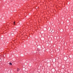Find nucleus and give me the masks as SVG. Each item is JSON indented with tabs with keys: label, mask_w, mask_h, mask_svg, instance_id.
I'll list each match as a JSON object with an SVG mask.
<instances>
[{
	"label": "nucleus",
	"mask_w": 73,
	"mask_h": 73,
	"mask_svg": "<svg viewBox=\"0 0 73 73\" xmlns=\"http://www.w3.org/2000/svg\"><path fill=\"white\" fill-rule=\"evenodd\" d=\"M17 72H19V71L20 70V69H19V68H17Z\"/></svg>",
	"instance_id": "f257e3e1"
},
{
	"label": "nucleus",
	"mask_w": 73,
	"mask_h": 73,
	"mask_svg": "<svg viewBox=\"0 0 73 73\" xmlns=\"http://www.w3.org/2000/svg\"><path fill=\"white\" fill-rule=\"evenodd\" d=\"M9 64L10 65H12V63H11V62H10Z\"/></svg>",
	"instance_id": "f03ea898"
},
{
	"label": "nucleus",
	"mask_w": 73,
	"mask_h": 73,
	"mask_svg": "<svg viewBox=\"0 0 73 73\" xmlns=\"http://www.w3.org/2000/svg\"><path fill=\"white\" fill-rule=\"evenodd\" d=\"M13 24H14V25H16V23H15V22H13Z\"/></svg>",
	"instance_id": "7ed1b4c3"
},
{
	"label": "nucleus",
	"mask_w": 73,
	"mask_h": 73,
	"mask_svg": "<svg viewBox=\"0 0 73 73\" xmlns=\"http://www.w3.org/2000/svg\"><path fill=\"white\" fill-rule=\"evenodd\" d=\"M63 59H65V58H64Z\"/></svg>",
	"instance_id": "20e7f679"
},
{
	"label": "nucleus",
	"mask_w": 73,
	"mask_h": 73,
	"mask_svg": "<svg viewBox=\"0 0 73 73\" xmlns=\"http://www.w3.org/2000/svg\"><path fill=\"white\" fill-rule=\"evenodd\" d=\"M36 42V41L35 40Z\"/></svg>",
	"instance_id": "39448f33"
}]
</instances>
